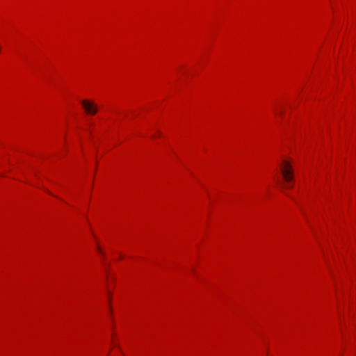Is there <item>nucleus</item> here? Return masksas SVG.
<instances>
[{
	"label": "nucleus",
	"mask_w": 356,
	"mask_h": 356,
	"mask_svg": "<svg viewBox=\"0 0 356 356\" xmlns=\"http://www.w3.org/2000/svg\"><path fill=\"white\" fill-rule=\"evenodd\" d=\"M81 104L88 114L95 115L97 113V106L95 103L87 99H84L81 101Z\"/></svg>",
	"instance_id": "obj_2"
},
{
	"label": "nucleus",
	"mask_w": 356,
	"mask_h": 356,
	"mask_svg": "<svg viewBox=\"0 0 356 356\" xmlns=\"http://www.w3.org/2000/svg\"><path fill=\"white\" fill-rule=\"evenodd\" d=\"M97 250L99 252V253H101L102 254H103V252L102 251V249L99 248V247H97Z\"/></svg>",
	"instance_id": "obj_3"
},
{
	"label": "nucleus",
	"mask_w": 356,
	"mask_h": 356,
	"mask_svg": "<svg viewBox=\"0 0 356 356\" xmlns=\"http://www.w3.org/2000/svg\"><path fill=\"white\" fill-rule=\"evenodd\" d=\"M281 172L286 184L284 186L286 188H291L293 185L290 182L293 179L292 167L289 161H283L281 165Z\"/></svg>",
	"instance_id": "obj_1"
}]
</instances>
